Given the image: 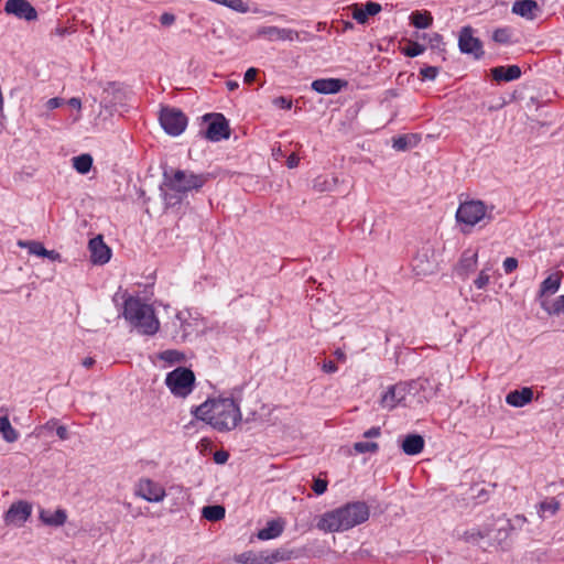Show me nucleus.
I'll use <instances>...</instances> for the list:
<instances>
[{"instance_id": "f257e3e1", "label": "nucleus", "mask_w": 564, "mask_h": 564, "mask_svg": "<svg viewBox=\"0 0 564 564\" xmlns=\"http://www.w3.org/2000/svg\"><path fill=\"white\" fill-rule=\"evenodd\" d=\"M162 176L160 191L166 207L181 205L188 195L198 193L212 177L209 173L173 167L165 169Z\"/></svg>"}, {"instance_id": "f03ea898", "label": "nucleus", "mask_w": 564, "mask_h": 564, "mask_svg": "<svg viewBox=\"0 0 564 564\" xmlns=\"http://www.w3.org/2000/svg\"><path fill=\"white\" fill-rule=\"evenodd\" d=\"M191 413L218 432L232 431L242 419L239 403L232 398L208 399Z\"/></svg>"}, {"instance_id": "7ed1b4c3", "label": "nucleus", "mask_w": 564, "mask_h": 564, "mask_svg": "<svg viewBox=\"0 0 564 564\" xmlns=\"http://www.w3.org/2000/svg\"><path fill=\"white\" fill-rule=\"evenodd\" d=\"M369 508L366 502L355 501L323 513L316 528L324 532H341L349 530L369 518Z\"/></svg>"}, {"instance_id": "20e7f679", "label": "nucleus", "mask_w": 564, "mask_h": 564, "mask_svg": "<svg viewBox=\"0 0 564 564\" xmlns=\"http://www.w3.org/2000/svg\"><path fill=\"white\" fill-rule=\"evenodd\" d=\"M123 316L142 335L152 336L160 328L154 308L138 297L129 296L124 301Z\"/></svg>"}, {"instance_id": "39448f33", "label": "nucleus", "mask_w": 564, "mask_h": 564, "mask_svg": "<svg viewBox=\"0 0 564 564\" xmlns=\"http://www.w3.org/2000/svg\"><path fill=\"white\" fill-rule=\"evenodd\" d=\"M492 210L494 206H487L481 200H467L459 204L456 219L459 224H464L467 227H474L481 221H484V225H487L494 219Z\"/></svg>"}, {"instance_id": "423d86ee", "label": "nucleus", "mask_w": 564, "mask_h": 564, "mask_svg": "<svg viewBox=\"0 0 564 564\" xmlns=\"http://www.w3.org/2000/svg\"><path fill=\"white\" fill-rule=\"evenodd\" d=\"M196 378L194 372L186 367H177L165 377V384L176 398L185 399L195 388Z\"/></svg>"}, {"instance_id": "0eeeda50", "label": "nucleus", "mask_w": 564, "mask_h": 564, "mask_svg": "<svg viewBox=\"0 0 564 564\" xmlns=\"http://www.w3.org/2000/svg\"><path fill=\"white\" fill-rule=\"evenodd\" d=\"M159 120L163 130L173 137L180 135L187 126L186 116L176 108H162Z\"/></svg>"}, {"instance_id": "6e6552de", "label": "nucleus", "mask_w": 564, "mask_h": 564, "mask_svg": "<svg viewBox=\"0 0 564 564\" xmlns=\"http://www.w3.org/2000/svg\"><path fill=\"white\" fill-rule=\"evenodd\" d=\"M205 121L210 120L204 135L212 142L228 139L230 137V128L228 120L223 113H207L203 117Z\"/></svg>"}, {"instance_id": "1a4fd4ad", "label": "nucleus", "mask_w": 564, "mask_h": 564, "mask_svg": "<svg viewBox=\"0 0 564 564\" xmlns=\"http://www.w3.org/2000/svg\"><path fill=\"white\" fill-rule=\"evenodd\" d=\"M458 47L464 54H471L476 59L484 56L482 43L474 36L471 26H463L459 32Z\"/></svg>"}, {"instance_id": "9d476101", "label": "nucleus", "mask_w": 564, "mask_h": 564, "mask_svg": "<svg viewBox=\"0 0 564 564\" xmlns=\"http://www.w3.org/2000/svg\"><path fill=\"white\" fill-rule=\"evenodd\" d=\"M32 514V505L25 500L13 502L3 516L7 525L22 527Z\"/></svg>"}, {"instance_id": "9b49d317", "label": "nucleus", "mask_w": 564, "mask_h": 564, "mask_svg": "<svg viewBox=\"0 0 564 564\" xmlns=\"http://www.w3.org/2000/svg\"><path fill=\"white\" fill-rule=\"evenodd\" d=\"M134 494L149 502H160L166 495L164 488L150 478H141L135 485Z\"/></svg>"}, {"instance_id": "f8f14e48", "label": "nucleus", "mask_w": 564, "mask_h": 564, "mask_svg": "<svg viewBox=\"0 0 564 564\" xmlns=\"http://www.w3.org/2000/svg\"><path fill=\"white\" fill-rule=\"evenodd\" d=\"M4 11L26 21H33L37 18L36 10L26 0H8L4 4Z\"/></svg>"}, {"instance_id": "ddd939ff", "label": "nucleus", "mask_w": 564, "mask_h": 564, "mask_svg": "<svg viewBox=\"0 0 564 564\" xmlns=\"http://www.w3.org/2000/svg\"><path fill=\"white\" fill-rule=\"evenodd\" d=\"M406 394V384L400 382L387 389V391L381 397L380 403L382 408L392 410L405 399Z\"/></svg>"}, {"instance_id": "4468645a", "label": "nucleus", "mask_w": 564, "mask_h": 564, "mask_svg": "<svg viewBox=\"0 0 564 564\" xmlns=\"http://www.w3.org/2000/svg\"><path fill=\"white\" fill-rule=\"evenodd\" d=\"M88 249L94 264H105L110 260L111 249L104 242L100 235L89 240Z\"/></svg>"}, {"instance_id": "2eb2a0df", "label": "nucleus", "mask_w": 564, "mask_h": 564, "mask_svg": "<svg viewBox=\"0 0 564 564\" xmlns=\"http://www.w3.org/2000/svg\"><path fill=\"white\" fill-rule=\"evenodd\" d=\"M258 34L270 41H294L299 39V33L295 30L278 26H262Z\"/></svg>"}, {"instance_id": "dca6fc26", "label": "nucleus", "mask_w": 564, "mask_h": 564, "mask_svg": "<svg viewBox=\"0 0 564 564\" xmlns=\"http://www.w3.org/2000/svg\"><path fill=\"white\" fill-rule=\"evenodd\" d=\"M346 86L347 82L339 78L315 79L311 85L313 90L324 95L337 94Z\"/></svg>"}, {"instance_id": "f3484780", "label": "nucleus", "mask_w": 564, "mask_h": 564, "mask_svg": "<svg viewBox=\"0 0 564 564\" xmlns=\"http://www.w3.org/2000/svg\"><path fill=\"white\" fill-rule=\"evenodd\" d=\"M381 10L380 3L368 1L365 4H354L351 15L358 23L365 24L369 17L378 14Z\"/></svg>"}, {"instance_id": "a211bd4d", "label": "nucleus", "mask_w": 564, "mask_h": 564, "mask_svg": "<svg viewBox=\"0 0 564 564\" xmlns=\"http://www.w3.org/2000/svg\"><path fill=\"white\" fill-rule=\"evenodd\" d=\"M533 399V391L531 388L524 387L520 390L510 391L506 397V402L514 408H522L530 403Z\"/></svg>"}, {"instance_id": "6ab92c4d", "label": "nucleus", "mask_w": 564, "mask_h": 564, "mask_svg": "<svg viewBox=\"0 0 564 564\" xmlns=\"http://www.w3.org/2000/svg\"><path fill=\"white\" fill-rule=\"evenodd\" d=\"M491 76L497 82H512L521 76V69L518 65L497 66L491 68Z\"/></svg>"}, {"instance_id": "aec40b11", "label": "nucleus", "mask_w": 564, "mask_h": 564, "mask_svg": "<svg viewBox=\"0 0 564 564\" xmlns=\"http://www.w3.org/2000/svg\"><path fill=\"white\" fill-rule=\"evenodd\" d=\"M536 11H539V4L534 0H517L512 4V13L527 20H533Z\"/></svg>"}, {"instance_id": "412c9836", "label": "nucleus", "mask_w": 564, "mask_h": 564, "mask_svg": "<svg viewBox=\"0 0 564 564\" xmlns=\"http://www.w3.org/2000/svg\"><path fill=\"white\" fill-rule=\"evenodd\" d=\"M40 520L50 527H62L67 520V513L64 509H57L55 511L41 509Z\"/></svg>"}, {"instance_id": "4be33fe9", "label": "nucleus", "mask_w": 564, "mask_h": 564, "mask_svg": "<svg viewBox=\"0 0 564 564\" xmlns=\"http://www.w3.org/2000/svg\"><path fill=\"white\" fill-rule=\"evenodd\" d=\"M562 278L563 272L561 271L550 274L545 280L542 281L539 290V296L543 297L544 295L556 293L561 286Z\"/></svg>"}, {"instance_id": "5701e85b", "label": "nucleus", "mask_w": 564, "mask_h": 564, "mask_svg": "<svg viewBox=\"0 0 564 564\" xmlns=\"http://www.w3.org/2000/svg\"><path fill=\"white\" fill-rule=\"evenodd\" d=\"M284 530V523L281 520H270L267 525L259 530L257 536L259 540L267 541L272 540L282 534Z\"/></svg>"}, {"instance_id": "b1692460", "label": "nucleus", "mask_w": 564, "mask_h": 564, "mask_svg": "<svg viewBox=\"0 0 564 564\" xmlns=\"http://www.w3.org/2000/svg\"><path fill=\"white\" fill-rule=\"evenodd\" d=\"M491 529L489 525L485 527H474L459 535V539L466 543L478 544L480 540L488 538L490 535Z\"/></svg>"}, {"instance_id": "393cba45", "label": "nucleus", "mask_w": 564, "mask_h": 564, "mask_svg": "<svg viewBox=\"0 0 564 564\" xmlns=\"http://www.w3.org/2000/svg\"><path fill=\"white\" fill-rule=\"evenodd\" d=\"M401 447L406 455H417L424 448V438L419 434H409L403 440Z\"/></svg>"}, {"instance_id": "a878e982", "label": "nucleus", "mask_w": 564, "mask_h": 564, "mask_svg": "<svg viewBox=\"0 0 564 564\" xmlns=\"http://www.w3.org/2000/svg\"><path fill=\"white\" fill-rule=\"evenodd\" d=\"M514 530V524L510 519L502 520V524L497 529V532L494 536V541L501 546L502 550H506L510 546L508 539L510 536L511 531Z\"/></svg>"}, {"instance_id": "bb28decb", "label": "nucleus", "mask_w": 564, "mask_h": 564, "mask_svg": "<svg viewBox=\"0 0 564 564\" xmlns=\"http://www.w3.org/2000/svg\"><path fill=\"white\" fill-rule=\"evenodd\" d=\"M410 21L416 29H427L433 23V17L427 11H414L410 15Z\"/></svg>"}, {"instance_id": "cd10ccee", "label": "nucleus", "mask_w": 564, "mask_h": 564, "mask_svg": "<svg viewBox=\"0 0 564 564\" xmlns=\"http://www.w3.org/2000/svg\"><path fill=\"white\" fill-rule=\"evenodd\" d=\"M419 142V138L416 134H403L393 138L392 147L397 151H406Z\"/></svg>"}, {"instance_id": "c85d7f7f", "label": "nucleus", "mask_w": 564, "mask_h": 564, "mask_svg": "<svg viewBox=\"0 0 564 564\" xmlns=\"http://www.w3.org/2000/svg\"><path fill=\"white\" fill-rule=\"evenodd\" d=\"M235 561L240 564H265L263 551H247L235 556Z\"/></svg>"}, {"instance_id": "c756f323", "label": "nucleus", "mask_w": 564, "mask_h": 564, "mask_svg": "<svg viewBox=\"0 0 564 564\" xmlns=\"http://www.w3.org/2000/svg\"><path fill=\"white\" fill-rule=\"evenodd\" d=\"M265 564H274L281 561H288L293 557V552L285 549L274 551H263Z\"/></svg>"}, {"instance_id": "7c9ffc66", "label": "nucleus", "mask_w": 564, "mask_h": 564, "mask_svg": "<svg viewBox=\"0 0 564 564\" xmlns=\"http://www.w3.org/2000/svg\"><path fill=\"white\" fill-rule=\"evenodd\" d=\"M73 166L78 173L87 174L93 166V156L87 153L74 156Z\"/></svg>"}, {"instance_id": "2f4dec72", "label": "nucleus", "mask_w": 564, "mask_h": 564, "mask_svg": "<svg viewBox=\"0 0 564 564\" xmlns=\"http://www.w3.org/2000/svg\"><path fill=\"white\" fill-rule=\"evenodd\" d=\"M337 178L335 176H318L313 182L314 189L318 192H330L335 188Z\"/></svg>"}, {"instance_id": "473e14b6", "label": "nucleus", "mask_w": 564, "mask_h": 564, "mask_svg": "<svg viewBox=\"0 0 564 564\" xmlns=\"http://www.w3.org/2000/svg\"><path fill=\"white\" fill-rule=\"evenodd\" d=\"M202 514L208 521H219L225 517V508L220 505L206 506Z\"/></svg>"}, {"instance_id": "72a5a7b5", "label": "nucleus", "mask_w": 564, "mask_h": 564, "mask_svg": "<svg viewBox=\"0 0 564 564\" xmlns=\"http://www.w3.org/2000/svg\"><path fill=\"white\" fill-rule=\"evenodd\" d=\"M17 245L22 249H28L29 253L43 257L45 247L42 242L35 240H19Z\"/></svg>"}, {"instance_id": "f704fd0d", "label": "nucleus", "mask_w": 564, "mask_h": 564, "mask_svg": "<svg viewBox=\"0 0 564 564\" xmlns=\"http://www.w3.org/2000/svg\"><path fill=\"white\" fill-rule=\"evenodd\" d=\"M159 358L169 365L180 364L185 359V355L176 349H167L160 352Z\"/></svg>"}, {"instance_id": "c9c22d12", "label": "nucleus", "mask_w": 564, "mask_h": 564, "mask_svg": "<svg viewBox=\"0 0 564 564\" xmlns=\"http://www.w3.org/2000/svg\"><path fill=\"white\" fill-rule=\"evenodd\" d=\"M541 306L550 315H560L561 313H564V295L556 297L551 306H547L546 303L542 301Z\"/></svg>"}, {"instance_id": "e433bc0d", "label": "nucleus", "mask_w": 564, "mask_h": 564, "mask_svg": "<svg viewBox=\"0 0 564 564\" xmlns=\"http://www.w3.org/2000/svg\"><path fill=\"white\" fill-rule=\"evenodd\" d=\"M423 39L429 41V44L432 50L437 51L438 53L445 52V43L443 42V36L436 32L432 34H425Z\"/></svg>"}, {"instance_id": "4c0bfd02", "label": "nucleus", "mask_w": 564, "mask_h": 564, "mask_svg": "<svg viewBox=\"0 0 564 564\" xmlns=\"http://www.w3.org/2000/svg\"><path fill=\"white\" fill-rule=\"evenodd\" d=\"M512 31L510 28H498L492 33V40L499 44H509L511 42Z\"/></svg>"}, {"instance_id": "58836bf2", "label": "nucleus", "mask_w": 564, "mask_h": 564, "mask_svg": "<svg viewBox=\"0 0 564 564\" xmlns=\"http://www.w3.org/2000/svg\"><path fill=\"white\" fill-rule=\"evenodd\" d=\"M477 264V253L469 250L465 251L460 259V265L466 271H473Z\"/></svg>"}, {"instance_id": "ea45409f", "label": "nucleus", "mask_w": 564, "mask_h": 564, "mask_svg": "<svg viewBox=\"0 0 564 564\" xmlns=\"http://www.w3.org/2000/svg\"><path fill=\"white\" fill-rule=\"evenodd\" d=\"M0 433L2 434L3 440L8 443H13L19 438L18 431L11 425L9 420L6 424L2 423Z\"/></svg>"}, {"instance_id": "a19ab883", "label": "nucleus", "mask_w": 564, "mask_h": 564, "mask_svg": "<svg viewBox=\"0 0 564 564\" xmlns=\"http://www.w3.org/2000/svg\"><path fill=\"white\" fill-rule=\"evenodd\" d=\"M354 448L357 453H375L378 451L379 445L375 442H357L354 444Z\"/></svg>"}, {"instance_id": "79ce46f5", "label": "nucleus", "mask_w": 564, "mask_h": 564, "mask_svg": "<svg viewBox=\"0 0 564 564\" xmlns=\"http://www.w3.org/2000/svg\"><path fill=\"white\" fill-rule=\"evenodd\" d=\"M489 271H490L489 268H485L479 272L478 276L474 281V284L477 289L482 290L488 285L489 281H490Z\"/></svg>"}, {"instance_id": "37998d69", "label": "nucleus", "mask_w": 564, "mask_h": 564, "mask_svg": "<svg viewBox=\"0 0 564 564\" xmlns=\"http://www.w3.org/2000/svg\"><path fill=\"white\" fill-rule=\"evenodd\" d=\"M425 51V46L417 42H410L404 48V54L409 57H416Z\"/></svg>"}, {"instance_id": "c03bdc74", "label": "nucleus", "mask_w": 564, "mask_h": 564, "mask_svg": "<svg viewBox=\"0 0 564 564\" xmlns=\"http://www.w3.org/2000/svg\"><path fill=\"white\" fill-rule=\"evenodd\" d=\"M560 509V502L554 498L550 500L542 501L540 503V511L550 512L551 514H555Z\"/></svg>"}, {"instance_id": "a18cd8bd", "label": "nucleus", "mask_w": 564, "mask_h": 564, "mask_svg": "<svg viewBox=\"0 0 564 564\" xmlns=\"http://www.w3.org/2000/svg\"><path fill=\"white\" fill-rule=\"evenodd\" d=\"M438 74V68L435 66H426L421 68L420 75L422 79L434 80Z\"/></svg>"}, {"instance_id": "49530a36", "label": "nucleus", "mask_w": 564, "mask_h": 564, "mask_svg": "<svg viewBox=\"0 0 564 564\" xmlns=\"http://www.w3.org/2000/svg\"><path fill=\"white\" fill-rule=\"evenodd\" d=\"M327 480L322 478H315L313 480L312 489L316 495H323L327 490Z\"/></svg>"}, {"instance_id": "de8ad7c7", "label": "nucleus", "mask_w": 564, "mask_h": 564, "mask_svg": "<svg viewBox=\"0 0 564 564\" xmlns=\"http://www.w3.org/2000/svg\"><path fill=\"white\" fill-rule=\"evenodd\" d=\"M502 265H503L506 273H511L512 271H514L517 269L518 260L512 257L506 258Z\"/></svg>"}, {"instance_id": "09e8293b", "label": "nucleus", "mask_w": 564, "mask_h": 564, "mask_svg": "<svg viewBox=\"0 0 564 564\" xmlns=\"http://www.w3.org/2000/svg\"><path fill=\"white\" fill-rule=\"evenodd\" d=\"M273 104L281 109H291L292 107V100L283 96L276 97Z\"/></svg>"}, {"instance_id": "8fccbe9b", "label": "nucleus", "mask_w": 564, "mask_h": 564, "mask_svg": "<svg viewBox=\"0 0 564 564\" xmlns=\"http://www.w3.org/2000/svg\"><path fill=\"white\" fill-rule=\"evenodd\" d=\"M160 22L162 25L170 26L175 22V15L173 13L164 12L160 17Z\"/></svg>"}, {"instance_id": "3c124183", "label": "nucleus", "mask_w": 564, "mask_h": 564, "mask_svg": "<svg viewBox=\"0 0 564 564\" xmlns=\"http://www.w3.org/2000/svg\"><path fill=\"white\" fill-rule=\"evenodd\" d=\"M258 75V69L254 67H250L247 69L243 76V80L246 84H251L254 82L256 77Z\"/></svg>"}, {"instance_id": "603ef678", "label": "nucleus", "mask_w": 564, "mask_h": 564, "mask_svg": "<svg viewBox=\"0 0 564 564\" xmlns=\"http://www.w3.org/2000/svg\"><path fill=\"white\" fill-rule=\"evenodd\" d=\"M64 104V99L63 98H59V97H54V98H51L46 101V108L48 110H53V109H56L58 107H61L62 105Z\"/></svg>"}, {"instance_id": "864d4df0", "label": "nucleus", "mask_w": 564, "mask_h": 564, "mask_svg": "<svg viewBox=\"0 0 564 564\" xmlns=\"http://www.w3.org/2000/svg\"><path fill=\"white\" fill-rule=\"evenodd\" d=\"M229 458V454L226 451H217L214 454V460L216 464H225Z\"/></svg>"}, {"instance_id": "5fc2aeb1", "label": "nucleus", "mask_w": 564, "mask_h": 564, "mask_svg": "<svg viewBox=\"0 0 564 564\" xmlns=\"http://www.w3.org/2000/svg\"><path fill=\"white\" fill-rule=\"evenodd\" d=\"M380 434H381V429L379 426H373V427L367 430L364 433V436L366 438H373V437H378Z\"/></svg>"}, {"instance_id": "6e6d98bb", "label": "nucleus", "mask_w": 564, "mask_h": 564, "mask_svg": "<svg viewBox=\"0 0 564 564\" xmlns=\"http://www.w3.org/2000/svg\"><path fill=\"white\" fill-rule=\"evenodd\" d=\"M299 162L300 158L295 153L290 154L286 159V165L289 169L296 167L299 165Z\"/></svg>"}, {"instance_id": "4d7b16f0", "label": "nucleus", "mask_w": 564, "mask_h": 564, "mask_svg": "<svg viewBox=\"0 0 564 564\" xmlns=\"http://www.w3.org/2000/svg\"><path fill=\"white\" fill-rule=\"evenodd\" d=\"M337 366L334 361L332 360H328V361H325L324 365H323V370L327 373H334L337 371Z\"/></svg>"}, {"instance_id": "13d9d810", "label": "nucleus", "mask_w": 564, "mask_h": 564, "mask_svg": "<svg viewBox=\"0 0 564 564\" xmlns=\"http://www.w3.org/2000/svg\"><path fill=\"white\" fill-rule=\"evenodd\" d=\"M56 435L63 441L67 440L69 437L67 427L64 425H58L56 427Z\"/></svg>"}, {"instance_id": "bf43d9fd", "label": "nucleus", "mask_w": 564, "mask_h": 564, "mask_svg": "<svg viewBox=\"0 0 564 564\" xmlns=\"http://www.w3.org/2000/svg\"><path fill=\"white\" fill-rule=\"evenodd\" d=\"M43 258H48L52 261H59L61 254L58 252H56L55 250L45 249V253L43 254Z\"/></svg>"}, {"instance_id": "052dcab7", "label": "nucleus", "mask_w": 564, "mask_h": 564, "mask_svg": "<svg viewBox=\"0 0 564 564\" xmlns=\"http://www.w3.org/2000/svg\"><path fill=\"white\" fill-rule=\"evenodd\" d=\"M67 104L74 108V109H77V110H80L82 109V100L77 97H73L70 99L67 100Z\"/></svg>"}, {"instance_id": "680f3d73", "label": "nucleus", "mask_w": 564, "mask_h": 564, "mask_svg": "<svg viewBox=\"0 0 564 564\" xmlns=\"http://www.w3.org/2000/svg\"><path fill=\"white\" fill-rule=\"evenodd\" d=\"M226 86H227L228 90L234 91V90H236L239 87V84L237 82H234V80H228L226 83Z\"/></svg>"}, {"instance_id": "e2e57ef3", "label": "nucleus", "mask_w": 564, "mask_h": 564, "mask_svg": "<svg viewBox=\"0 0 564 564\" xmlns=\"http://www.w3.org/2000/svg\"><path fill=\"white\" fill-rule=\"evenodd\" d=\"M95 364V359L91 357H87L83 360V366L86 368H90Z\"/></svg>"}, {"instance_id": "0e129e2a", "label": "nucleus", "mask_w": 564, "mask_h": 564, "mask_svg": "<svg viewBox=\"0 0 564 564\" xmlns=\"http://www.w3.org/2000/svg\"><path fill=\"white\" fill-rule=\"evenodd\" d=\"M477 498L481 499L482 501H485L487 499V494L485 492L484 489H481L478 495H477Z\"/></svg>"}, {"instance_id": "69168bd1", "label": "nucleus", "mask_w": 564, "mask_h": 564, "mask_svg": "<svg viewBox=\"0 0 564 564\" xmlns=\"http://www.w3.org/2000/svg\"><path fill=\"white\" fill-rule=\"evenodd\" d=\"M56 423L54 421H48L44 427L47 430H52Z\"/></svg>"}, {"instance_id": "338daca9", "label": "nucleus", "mask_w": 564, "mask_h": 564, "mask_svg": "<svg viewBox=\"0 0 564 564\" xmlns=\"http://www.w3.org/2000/svg\"><path fill=\"white\" fill-rule=\"evenodd\" d=\"M514 520L518 521L521 524L527 521L524 516H517Z\"/></svg>"}, {"instance_id": "774afa93", "label": "nucleus", "mask_w": 564, "mask_h": 564, "mask_svg": "<svg viewBox=\"0 0 564 564\" xmlns=\"http://www.w3.org/2000/svg\"><path fill=\"white\" fill-rule=\"evenodd\" d=\"M343 356H344V354H343V352H338V354H337V357H343Z\"/></svg>"}]
</instances>
